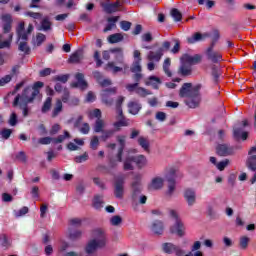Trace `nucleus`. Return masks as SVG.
<instances>
[{"label":"nucleus","mask_w":256,"mask_h":256,"mask_svg":"<svg viewBox=\"0 0 256 256\" xmlns=\"http://www.w3.org/2000/svg\"><path fill=\"white\" fill-rule=\"evenodd\" d=\"M165 227L163 226V222L161 220H156L152 223L151 231L154 235H163Z\"/></svg>","instance_id":"obj_23"},{"label":"nucleus","mask_w":256,"mask_h":256,"mask_svg":"<svg viewBox=\"0 0 256 256\" xmlns=\"http://www.w3.org/2000/svg\"><path fill=\"white\" fill-rule=\"evenodd\" d=\"M175 169L171 168L169 173L165 176V179L168 183V190L166 192L167 197H173V193H175V189L177 187V182L175 181Z\"/></svg>","instance_id":"obj_8"},{"label":"nucleus","mask_w":256,"mask_h":256,"mask_svg":"<svg viewBox=\"0 0 256 256\" xmlns=\"http://www.w3.org/2000/svg\"><path fill=\"white\" fill-rule=\"evenodd\" d=\"M125 196V178L118 177L114 181V197L116 199H123Z\"/></svg>","instance_id":"obj_9"},{"label":"nucleus","mask_w":256,"mask_h":256,"mask_svg":"<svg viewBox=\"0 0 256 256\" xmlns=\"http://www.w3.org/2000/svg\"><path fill=\"white\" fill-rule=\"evenodd\" d=\"M126 139H127V136L125 135H118L116 137V141H118V144H119V148L116 154V159L118 163H123V151H125Z\"/></svg>","instance_id":"obj_11"},{"label":"nucleus","mask_w":256,"mask_h":256,"mask_svg":"<svg viewBox=\"0 0 256 256\" xmlns=\"http://www.w3.org/2000/svg\"><path fill=\"white\" fill-rule=\"evenodd\" d=\"M133 203H139L140 205H145L147 203V196L140 194L136 200H132Z\"/></svg>","instance_id":"obj_63"},{"label":"nucleus","mask_w":256,"mask_h":256,"mask_svg":"<svg viewBox=\"0 0 256 256\" xmlns=\"http://www.w3.org/2000/svg\"><path fill=\"white\" fill-rule=\"evenodd\" d=\"M11 79H13V75L8 74L0 79V87H5L7 83H11Z\"/></svg>","instance_id":"obj_56"},{"label":"nucleus","mask_w":256,"mask_h":256,"mask_svg":"<svg viewBox=\"0 0 256 256\" xmlns=\"http://www.w3.org/2000/svg\"><path fill=\"white\" fill-rule=\"evenodd\" d=\"M163 188V178L156 177L152 179L149 189H154L155 191Z\"/></svg>","instance_id":"obj_29"},{"label":"nucleus","mask_w":256,"mask_h":256,"mask_svg":"<svg viewBox=\"0 0 256 256\" xmlns=\"http://www.w3.org/2000/svg\"><path fill=\"white\" fill-rule=\"evenodd\" d=\"M3 36L0 35V49H9L11 47V41H13V34H10L9 40L1 41Z\"/></svg>","instance_id":"obj_44"},{"label":"nucleus","mask_w":256,"mask_h":256,"mask_svg":"<svg viewBox=\"0 0 256 256\" xmlns=\"http://www.w3.org/2000/svg\"><path fill=\"white\" fill-rule=\"evenodd\" d=\"M93 183H95L97 187H99L102 191H105V189H107V186H105V182L102 181L99 177H94Z\"/></svg>","instance_id":"obj_54"},{"label":"nucleus","mask_w":256,"mask_h":256,"mask_svg":"<svg viewBox=\"0 0 256 256\" xmlns=\"http://www.w3.org/2000/svg\"><path fill=\"white\" fill-rule=\"evenodd\" d=\"M18 50L24 53L25 55H29L31 53V47H29V44L25 41L19 42Z\"/></svg>","instance_id":"obj_35"},{"label":"nucleus","mask_w":256,"mask_h":256,"mask_svg":"<svg viewBox=\"0 0 256 256\" xmlns=\"http://www.w3.org/2000/svg\"><path fill=\"white\" fill-rule=\"evenodd\" d=\"M106 71H112V73H119L123 71L122 67L115 66V62H108L107 65L105 66Z\"/></svg>","instance_id":"obj_36"},{"label":"nucleus","mask_w":256,"mask_h":256,"mask_svg":"<svg viewBox=\"0 0 256 256\" xmlns=\"http://www.w3.org/2000/svg\"><path fill=\"white\" fill-rule=\"evenodd\" d=\"M40 90H35L31 87H25L21 94H17L12 103V107H19L23 117H29V105L35 103L39 97Z\"/></svg>","instance_id":"obj_1"},{"label":"nucleus","mask_w":256,"mask_h":256,"mask_svg":"<svg viewBox=\"0 0 256 256\" xmlns=\"http://www.w3.org/2000/svg\"><path fill=\"white\" fill-rule=\"evenodd\" d=\"M134 163H136L138 169H143L147 165V158L145 155L133 156Z\"/></svg>","instance_id":"obj_28"},{"label":"nucleus","mask_w":256,"mask_h":256,"mask_svg":"<svg viewBox=\"0 0 256 256\" xmlns=\"http://www.w3.org/2000/svg\"><path fill=\"white\" fill-rule=\"evenodd\" d=\"M206 57L211 63H221L223 61V55L219 52L213 51V48H207Z\"/></svg>","instance_id":"obj_17"},{"label":"nucleus","mask_w":256,"mask_h":256,"mask_svg":"<svg viewBox=\"0 0 256 256\" xmlns=\"http://www.w3.org/2000/svg\"><path fill=\"white\" fill-rule=\"evenodd\" d=\"M105 122L101 119H97L94 125V133H102Z\"/></svg>","instance_id":"obj_45"},{"label":"nucleus","mask_w":256,"mask_h":256,"mask_svg":"<svg viewBox=\"0 0 256 256\" xmlns=\"http://www.w3.org/2000/svg\"><path fill=\"white\" fill-rule=\"evenodd\" d=\"M81 61V51L74 52L68 59L69 63H80Z\"/></svg>","instance_id":"obj_46"},{"label":"nucleus","mask_w":256,"mask_h":256,"mask_svg":"<svg viewBox=\"0 0 256 256\" xmlns=\"http://www.w3.org/2000/svg\"><path fill=\"white\" fill-rule=\"evenodd\" d=\"M207 37H209V34L207 33L201 34V32H196L187 38V43L189 45H194V43H199V41H205Z\"/></svg>","instance_id":"obj_19"},{"label":"nucleus","mask_w":256,"mask_h":256,"mask_svg":"<svg viewBox=\"0 0 256 256\" xmlns=\"http://www.w3.org/2000/svg\"><path fill=\"white\" fill-rule=\"evenodd\" d=\"M133 163H135L133 156H127L123 161L124 171H133V169H135V166H133Z\"/></svg>","instance_id":"obj_27"},{"label":"nucleus","mask_w":256,"mask_h":256,"mask_svg":"<svg viewBox=\"0 0 256 256\" xmlns=\"http://www.w3.org/2000/svg\"><path fill=\"white\" fill-rule=\"evenodd\" d=\"M161 57H163V48H158L156 52L150 51L147 55L148 61H156L157 63L161 61Z\"/></svg>","instance_id":"obj_22"},{"label":"nucleus","mask_w":256,"mask_h":256,"mask_svg":"<svg viewBox=\"0 0 256 256\" xmlns=\"http://www.w3.org/2000/svg\"><path fill=\"white\" fill-rule=\"evenodd\" d=\"M149 81L146 82V85H151L153 89H159V85H161V79L157 76H150L148 78Z\"/></svg>","instance_id":"obj_31"},{"label":"nucleus","mask_w":256,"mask_h":256,"mask_svg":"<svg viewBox=\"0 0 256 256\" xmlns=\"http://www.w3.org/2000/svg\"><path fill=\"white\" fill-rule=\"evenodd\" d=\"M53 79L54 81H59L60 83H67V81H69V74L57 75Z\"/></svg>","instance_id":"obj_60"},{"label":"nucleus","mask_w":256,"mask_h":256,"mask_svg":"<svg viewBox=\"0 0 256 256\" xmlns=\"http://www.w3.org/2000/svg\"><path fill=\"white\" fill-rule=\"evenodd\" d=\"M203 86L201 84H196L195 91L192 96L188 97L187 100H185V104L190 109H197L199 105H201V88Z\"/></svg>","instance_id":"obj_4"},{"label":"nucleus","mask_w":256,"mask_h":256,"mask_svg":"<svg viewBox=\"0 0 256 256\" xmlns=\"http://www.w3.org/2000/svg\"><path fill=\"white\" fill-rule=\"evenodd\" d=\"M75 79L77 82L71 84V87L74 89H81V91H85L89 87V83L85 81V74L83 73H76Z\"/></svg>","instance_id":"obj_12"},{"label":"nucleus","mask_w":256,"mask_h":256,"mask_svg":"<svg viewBox=\"0 0 256 256\" xmlns=\"http://www.w3.org/2000/svg\"><path fill=\"white\" fill-rule=\"evenodd\" d=\"M195 89H197V85L193 86L192 83H184L179 91V97L181 98H189L195 93Z\"/></svg>","instance_id":"obj_14"},{"label":"nucleus","mask_w":256,"mask_h":256,"mask_svg":"<svg viewBox=\"0 0 256 256\" xmlns=\"http://www.w3.org/2000/svg\"><path fill=\"white\" fill-rule=\"evenodd\" d=\"M89 159V154H87V152H85L83 155L80 156H76L74 158L75 163H85V161H87Z\"/></svg>","instance_id":"obj_59"},{"label":"nucleus","mask_w":256,"mask_h":256,"mask_svg":"<svg viewBox=\"0 0 256 256\" xmlns=\"http://www.w3.org/2000/svg\"><path fill=\"white\" fill-rule=\"evenodd\" d=\"M107 2H101L100 5L107 13L108 15H111L113 13H117V11H120L121 7H123L125 0H117L114 3H111V1L106 0Z\"/></svg>","instance_id":"obj_6"},{"label":"nucleus","mask_w":256,"mask_h":256,"mask_svg":"<svg viewBox=\"0 0 256 256\" xmlns=\"http://www.w3.org/2000/svg\"><path fill=\"white\" fill-rule=\"evenodd\" d=\"M45 39H47V37L45 36V34H43V33H38V34L36 35V43H37V46H38V47L41 46V45L44 43Z\"/></svg>","instance_id":"obj_62"},{"label":"nucleus","mask_w":256,"mask_h":256,"mask_svg":"<svg viewBox=\"0 0 256 256\" xmlns=\"http://www.w3.org/2000/svg\"><path fill=\"white\" fill-rule=\"evenodd\" d=\"M184 199H185L188 207H193V205H195V203H197V193L195 192V190H193L191 188H187L184 191Z\"/></svg>","instance_id":"obj_16"},{"label":"nucleus","mask_w":256,"mask_h":256,"mask_svg":"<svg viewBox=\"0 0 256 256\" xmlns=\"http://www.w3.org/2000/svg\"><path fill=\"white\" fill-rule=\"evenodd\" d=\"M124 37L121 33H115L108 37V43H111L112 45L115 43H121L123 41Z\"/></svg>","instance_id":"obj_33"},{"label":"nucleus","mask_w":256,"mask_h":256,"mask_svg":"<svg viewBox=\"0 0 256 256\" xmlns=\"http://www.w3.org/2000/svg\"><path fill=\"white\" fill-rule=\"evenodd\" d=\"M170 217H172V219H175L174 225L170 227V233L178 235V237H183V235H185V225L183 224V221H181V219L179 218V214H177V211L170 210Z\"/></svg>","instance_id":"obj_3"},{"label":"nucleus","mask_w":256,"mask_h":256,"mask_svg":"<svg viewBox=\"0 0 256 256\" xmlns=\"http://www.w3.org/2000/svg\"><path fill=\"white\" fill-rule=\"evenodd\" d=\"M211 76L214 83H219V77H221V68L215 64L211 65Z\"/></svg>","instance_id":"obj_26"},{"label":"nucleus","mask_w":256,"mask_h":256,"mask_svg":"<svg viewBox=\"0 0 256 256\" xmlns=\"http://www.w3.org/2000/svg\"><path fill=\"white\" fill-rule=\"evenodd\" d=\"M66 139H71V134H69L67 130L64 131V135H59L57 138H53V143L57 145L63 143Z\"/></svg>","instance_id":"obj_42"},{"label":"nucleus","mask_w":256,"mask_h":256,"mask_svg":"<svg viewBox=\"0 0 256 256\" xmlns=\"http://www.w3.org/2000/svg\"><path fill=\"white\" fill-rule=\"evenodd\" d=\"M16 159H18V161H20V163H27V154H25L24 151H20L16 155Z\"/></svg>","instance_id":"obj_61"},{"label":"nucleus","mask_w":256,"mask_h":256,"mask_svg":"<svg viewBox=\"0 0 256 256\" xmlns=\"http://www.w3.org/2000/svg\"><path fill=\"white\" fill-rule=\"evenodd\" d=\"M162 251H164L167 255H185V251L181 249V247L169 242L162 244Z\"/></svg>","instance_id":"obj_10"},{"label":"nucleus","mask_w":256,"mask_h":256,"mask_svg":"<svg viewBox=\"0 0 256 256\" xmlns=\"http://www.w3.org/2000/svg\"><path fill=\"white\" fill-rule=\"evenodd\" d=\"M52 106H53V98L47 97L41 108L42 113H49V111H51Z\"/></svg>","instance_id":"obj_32"},{"label":"nucleus","mask_w":256,"mask_h":256,"mask_svg":"<svg viewBox=\"0 0 256 256\" xmlns=\"http://www.w3.org/2000/svg\"><path fill=\"white\" fill-rule=\"evenodd\" d=\"M98 148H99V137L93 136L90 141V149H92L93 151H97Z\"/></svg>","instance_id":"obj_50"},{"label":"nucleus","mask_w":256,"mask_h":256,"mask_svg":"<svg viewBox=\"0 0 256 256\" xmlns=\"http://www.w3.org/2000/svg\"><path fill=\"white\" fill-rule=\"evenodd\" d=\"M103 196L96 195L93 200V207L95 209H103Z\"/></svg>","instance_id":"obj_43"},{"label":"nucleus","mask_w":256,"mask_h":256,"mask_svg":"<svg viewBox=\"0 0 256 256\" xmlns=\"http://www.w3.org/2000/svg\"><path fill=\"white\" fill-rule=\"evenodd\" d=\"M12 134L13 130L9 128H4L0 131V137L5 141H7V139H9V137H11Z\"/></svg>","instance_id":"obj_48"},{"label":"nucleus","mask_w":256,"mask_h":256,"mask_svg":"<svg viewBox=\"0 0 256 256\" xmlns=\"http://www.w3.org/2000/svg\"><path fill=\"white\" fill-rule=\"evenodd\" d=\"M1 20L3 22V31L4 33H10L11 32V25L13 23V18L11 17V14H3L1 16Z\"/></svg>","instance_id":"obj_20"},{"label":"nucleus","mask_w":256,"mask_h":256,"mask_svg":"<svg viewBox=\"0 0 256 256\" xmlns=\"http://www.w3.org/2000/svg\"><path fill=\"white\" fill-rule=\"evenodd\" d=\"M113 135H115V130L102 131L101 139L102 141H107V139H111Z\"/></svg>","instance_id":"obj_52"},{"label":"nucleus","mask_w":256,"mask_h":256,"mask_svg":"<svg viewBox=\"0 0 256 256\" xmlns=\"http://www.w3.org/2000/svg\"><path fill=\"white\" fill-rule=\"evenodd\" d=\"M131 73H141L142 67H141V59H136L132 63V66L130 68Z\"/></svg>","instance_id":"obj_39"},{"label":"nucleus","mask_w":256,"mask_h":256,"mask_svg":"<svg viewBox=\"0 0 256 256\" xmlns=\"http://www.w3.org/2000/svg\"><path fill=\"white\" fill-rule=\"evenodd\" d=\"M83 232L81 230H71L69 229V240L70 241H77V239H81Z\"/></svg>","instance_id":"obj_38"},{"label":"nucleus","mask_w":256,"mask_h":256,"mask_svg":"<svg viewBox=\"0 0 256 256\" xmlns=\"http://www.w3.org/2000/svg\"><path fill=\"white\" fill-rule=\"evenodd\" d=\"M216 153L219 157H229L235 153V148L229 144H219L216 147Z\"/></svg>","instance_id":"obj_13"},{"label":"nucleus","mask_w":256,"mask_h":256,"mask_svg":"<svg viewBox=\"0 0 256 256\" xmlns=\"http://www.w3.org/2000/svg\"><path fill=\"white\" fill-rule=\"evenodd\" d=\"M101 101L107 107H111L115 100L113 99V95H117V87L106 88L101 92Z\"/></svg>","instance_id":"obj_7"},{"label":"nucleus","mask_w":256,"mask_h":256,"mask_svg":"<svg viewBox=\"0 0 256 256\" xmlns=\"http://www.w3.org/2000/svg\"><path fill=\"white\" fill-rule=\"evenodd\" d=\"M141 104H139L138 102H129L128 103V112L131 114V115H138L139 112L141 111Z\"/></svg>","instance_id":"obj_25"},{"label":"nucleus","mask_w":256,"mask_h":256,"mask_svg":"<svg viewBox=\"0 0 256 256\" xmlns=\"http://www.w3.org/2000/svg\"><path fill=\"white\" fill-rule=\"evenodd\" d=\"M178 73L182 75V77H189V75H192L193 73V68L191 65L181 60V65L178 69Z\"/></svg>","instance_id":"obj_21"},{"label":"nucleus","mask_w":256,"mask_h":256,"mask_svg":"<svg viewBox=\"0 0 256 256\" xmlns=\"http://www.w3.org/2000/svg\"><path fill=\"white\" fill-rule=\"evenodd\" d=\"M109 51L115 55L117 62L123 63V48H111Z\"/></svg>","instance_id":"obj_30"},{"label":"nucleus","mask_w":256,"mask_h":256,"mask_svg":"<svg viewBox=\"0 0 256 256\" xmlns=\"http://www.w3.org/2000/svg\"><path fill=\"white\" fill-rule=\"evenodd\" d=\"M131 25L132 24L129 21L123 20L120 22V27L123 31H129V29H131Z\"/></svg>","instance_id":"obj_64"},{"label":"nucleus","mask_w":256,"mask_h":256,"mask_svg":"<svg viewBox=\"0 0 256 256\" xmlns=\"http://www.w3.org/2000/svg\"><path fill=\"white\" fill-rule=\"evenodd\" d=\"M240 249H247V247L249 246V237L247 236H243L240 238Z\"/></svg>","instance_id":"obj_58"},{"label":"nucleus","mask_w":256,"mask_h":256,"mask_svg":"<svg viewBox=\"0 0 256 256\" xmlns=\"http://www.w3.org/2000/svg\"><path fill=\"white\" fill-rule=\"evenodd\" d=\"M18 123V120H17V113L15 112H12L10 117H9V120H8V124L11 126V127H15V125H17Z\"/></svg>","instance_id":"obj_57"},{"label":"nucleus","mask_w":256,"mask_h":256,"mask_svg":"<svg viewBox=\"0 0 256 256\" xmlns=\"http://www.w3.org/2000/svg\"><path fill=\"white\" fill-rule=\"evenodd\" d=\"M61 111H63V102L61 100H57L56 105L52 111V117H57Z\"/></svg>","instance_id":"obj_40"},{"label":"nucleus","mask_w":256,"mask_h":256,"mask_svg":"<svg viewBox=\"0 0 256 256\" xmlns=\"http://www.w3.org/2000/svg\"><path fill=\"white\" fill-rule=\"evenodd\" d=\"M108 24L103 29V33H107L108 31H111L112 29H115L117 27V21H119V16H112L107 18Z\"/></svg>","instance_id":"obj_24"},{"label":"nucleus","mask_w":256,"mask_h":256,"mask_svg":"<svg viewBox=\"0 0 256 256\" xmlns=\"http://www.w3.org/2000/svg\"><path fill=\"white\" fill-rule=\"evenodd\" d=\"M110 223H111V225H113L114 227H119V225H121V223H123V219L121 218V216L116 215V216H113V217L110 219Z\"/></svg>","instance_id":"obj_51"},{"label":"nucleus","mask_w":256,"mask_h":256,"mask_svg":"<svg viewBox=\"0 0 256 256\" xmlns=\"http://www.w3.org/2000/svg\"><path fill=\"white\" fill-rule=\"evenodd\" d=\"M197 1H198V5H205L206 3L207 9H213V7H215V1L213 0H197Z\"/></svg>","instance_id":"obj_55"},{"label":"nucleus","mask_w":256,"mask_h":256,"mask_svg":"<svg viewBox=\"0 0 256 256\" xmlns=\"http://www.w3.org/2000/svg\"><path fill=\"white\" fill-rule=\"evenodd\" d=\"M38 31H44L47 33V31L53 30V22H51V18L49 16H45L42 18L40 25L37 27Z\"/></svg>","instance_id":"obj_18"},{"label":"nucleus","mask_w":256,"mask_h":256,"mask_svg":"<svg viewBox=\"0 0 256 256\" xmlns=\"http://www.w3.org/2000/svg\"><path fill=\"white\" fill-rule=\"evenodd\" d=\"M142 179L143 175L141 174H136L133 178L131 183L132 200H137L138 196L141 195V191H143V185L141 184Z\"/></svg>","instance_id":"obj_5"},{"label":"nucleus","mask_w":256,"mask_h":256,"mask_svg":"<svg viewBox=\"0 0 256 256\" xmlns=\"http://www.w3.org/2000/svg\"><path fill=\"white\" fill-rule=\"evenodd\" d=\"M138 145H140V147H142V149H144L147 153H149V140L143 136H140L138 138Z\"/></svg>","instance_id":"obj_37"},{"label":"nucleus","mask_w":256,"mask_h":256,"mask_svg":"<svg viewBox=\"0 0 256 256\" xmlns=\"http://www.w3.org/2000/svg\"><path fill=\"white\" fill-rule=\"evenodd\" d=\"M91 237L86 246L85 253L87 255H94L98 249H105L107 247L108 239L107 232L103 228H94L91 231Z\"/></svg>","instance_id":"obj_2"},{"label":"nucleus","mask_w":256,"mask_h":256,"mask_svg":"<svg viewBox=\"0 0 256 256\" xmlns=\"http://www.w3.org/2000/svg\"><path fill=\"white\" fill-rule=\"evenodd\" d=\"M230 161L229 159L222 160L216 164L218 171H225V167L229 165Z\"/></svg>","instance_id":"obj_53"},{"label":"nucleus","mask_w":256,"mask_h":256,"mask_svg":"<svg viewBox=\"0 0 256 256\" xmlns=\"http://www.w3.org/2000/svg\"><path fill=\"white\" fill-rule=\"evenodd\" d=\"M169 67H171V58H166L163 63V71L167 77H172L173 73H171Z\"/></svg>","instance_id":"obj_41"},{"label":"nucleus","mask_w":256,"mask_h":256,"mask_svg":"<svg viewBox=\"0 0 256 256\" xmlns=\"http://www.w3.org/2000/svg\"><path fill=\"white\" fill-rule=\"evenodd\" d=\"M136 94L139 95V97H147V95H152L153 93L143 87H138L136 90Z\"/></svg>","instance_id":"obj_49"},{"label":"nucleus","mask_w":256,"mask_h":256,"mask_svg":"<svg viewBox=\"0 0 256 256\" xmlns=\"http://www.w3.org/2000/svg\"><path fill=\"white\" fill-rule=\"evenodd\" d=\"M202 59H203V56H201V54H195L194 56H191L189 54H184L180 58V61H184L186 62L187 65H190L191 67H193V65H199Z\"/></svg>","instance_id":"obj_15"},{"label":"nucleus","mask_w":256,"mask_h":256,"mask_svg":"<svg viewBox=\"0 0 256 256\" xmlns=\"http://www.w3.org/2000/svg\"><path fill=\"white\" fill-rule=\"evenodd\" d=\"M114 127L119 129L120 127H129V122L125 117L118 118V121L114 123Z\"/></svg>","instance_id":"obj_47"},{"label":"nucleus","mask_w":256,"mask_h":256,"mask_svg":"<svg viewBox=\"0 0 256 256\" xmlns=\"http://www.w3.org/2000/svg\"><path fill=\"white\" fill-rule=\"evenodd\" d=\"M170 15L176 23H179V21L183 19V14L177 8H172L170 11Z\"/></svg>","instance_id":"obj_34"}]
</instances>
